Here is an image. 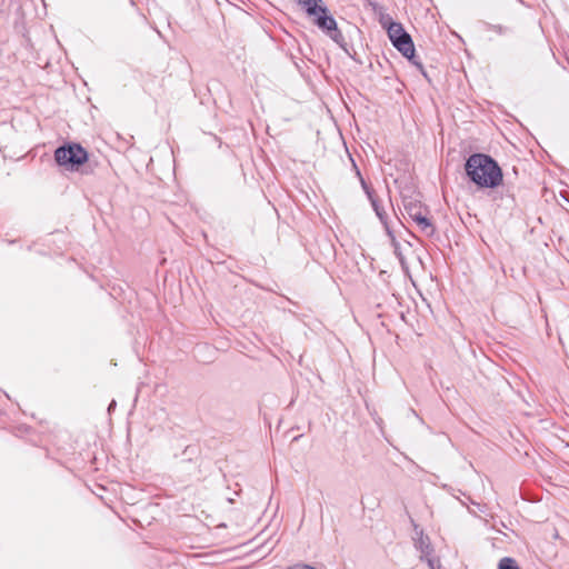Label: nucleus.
I'll use <instances>...</instances> for the list:
<instances>
[{
    "instance_id": "f257e3e1",
    "label": "nucleus",
    "mask_w": 569,
    "mask_h": 569,
    "mask_svg": "<svg viewBox=\"0 0 569 569\" xmlns=\"http://www.w3.org/2000/svg\"><path fill=\"white\" fill-rule=\"evenodd\" d=\"M466 172L479 187L495 188L502 181V172L497 162L482 153H476L468 158Z\"/></svg>"
},
{
    "instance_id": "f03ea898",
    "label": "nucleus",
    "mask_w": 569,
    "mask_h": 569,
    "mask_svg": "<svg viewBox=\"0 0 569 569\" xmlns=\"http://www.w3.org/2000/svg\"><path fill=\"white\" fill-rule=\"evenodd\" d=\"M54 159L59 166L72 169L84 163L88 160V153L80 144H69L58 148Z\"/></svg>"
},
{
    "instance_id": "7ed1b4c3",
    "label": "nucleus",
    "mask_w": 569,
    "mask_h": 569,
    "mask_svg": "<svg viewBox=\"0 0 569 569\" xmlns=\"http://www.w3.org/2000/svg\"><path fill=\"white\" fill-rule=\"evenodd\" d=\"M315 24L326 32L335 42L339 43L343 38L337 27V22L332 16L328 13V9L325 6V12L312 17Z\"/></svg>"
},
{
    "instance_id": "20e7f679",
    "label": "nucleus",
    "mask_w": 569,
    "mask_h": 569,
    "mask_svg": "<svg viewBox=\"0 0 569 569\" xmlns=\"http://www.w3.org/2000/svg\"><path fill=\"white\" fill-rule=\"evenodd\" d=\"M406 209L410 218L417 223L420 231L426 236H432L435 233L433 224L425 214H422L420 208L417 206H409Z\"/></svg>"
},
{
    "instance_id": "39448f33",
    "label": "nucleus",
    "mask_w": 569,
    "mask_h": 569,
    "mask_svg": "<svg viewBox=\"0 0 569 569\" xmlns=\"http://www.w3.org/2000/svg\"><path fill=\"white\" fill-rule=\"evenodd\" d=\"M406 58L413 60L415 58V46L409 33L402 34V38H397V41L392 43Z\"/></svg>"
},
{
    "instance_id": "423d86ee",
    "label": "nucleus",
    "mask_w": 569,
    "mask_h": 569,
    "mask_svg": "<svg viewBox=\"0 0 569 569\" xmlns=\"http://www.w3.org/2000/svg\"><path fill=\"white\" fill-rule=\"evenodd\" d=\"M300 6H302L306 9V12L309 17H313L316 14L325 12V6L322 3V0H308L301 3Z\"/></svg>"
},
{
    "instance_id": "0eeeda50",
    "label": "nucleus",
    "mask_w": 569,
    "mask_h": 569,
    "mask_svg": "<svg viewBox=\"0 0 569 569\" xmlns=\"http://www.w3.org/2000/svg\"><path fill=\"white\" fill-rule=\"evenodd\" d=\"M389 39L393 43L397 38H402V34H407L401 23L390 21L387 26Z\"/></svg>"
},
{
    "instance_id": "6e6552de",
    "label": "nucleus",
    "mask_w": 569,
    "mask_h": 569,
    "mask_svg": "<svg viewBox=\"0 0 569 569\" xmlns=\"http://www.w3.org/2000/svg\"><path fill=\"white\" fill-rule=\"evenodd\" d=\"M417 548L421 551L422 557H427L431 552L428 537L420 536L416 542Z\"/></svg>"
},
{
    "instance_id": "1a4fd4ad",
    "label": "nucleus",
    "mask_w": 569,
    "mask_h": 569,
    "mask_svg": "<svg viewBox=\"0 0 569 569\" xmlns=\"http://www.w3.org/2000/svg\"><path fill=\"white\" fill-rule=\"evenodd\" d=\"M369 198H370V200H371V204H372V207H373V209H375V211H376V213H377L378 218H379V219H380V221L385 224L386 229H387V230H389V229H388V226H387V222H386V213H385V212L382 211V209L380 208V206H379L378 201H377L376 199H373V198L371 197V194H370V193H369ZM388 233H390V231H388Z\"/></svg>"
},
{
    "instance_id": "9d476101",
    "label": "nucleus",
    "mask_w": 569,
    "mask_h": 569,
    "mask_svg": "<svg viewBox=\"0 0 569 569\" xmlns=\"http://www.w3.org/2000/svg\"><path fill=\"white\" fill-rule=\"evenodd\" d=\"M498 569H520L517 561L510 557H505L499 561Z\"/></svg>"
},
{
    "instance_id": "9b49d317",
    "label": "nucleus",
    "mask_w": 569,
    "mask_h": 569,
    "mask_svg": "<svg viewBox=\"0 0 569 569\" xmlns=\"http://www.w3.org/2000/svg\"><path fill=\"white\" fill-rule=\"evenodd\" d=\"M287 569H316V568H313L312 566H309V565H305V563H297Z\"/></svg>"
},
{
    "instance_id": "f8f14e48",
    "label": "nucleus",
    "mask_w": 569,
    "mask_h": 569,
    "mask_svg": "<svg viewBox=\"0 0 569 569\" xmlns=\"http://www.w3.org/2000/svg\"><path fill=\"white\" fill-rule=\"evenodd\" d=\"M114 407H116V401L112 400L111 403L109 405L108 410L111 411Z\"/></svg>"
}]
</instances>
